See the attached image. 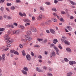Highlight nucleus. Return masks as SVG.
<instances>
[{
	"label": "nucleus",
	"mask_w": 76,
	"mask_h": 76,
	"mask_svg": "<svg viewBox=\"0 0 76 76\" xmlns=\"http://www.w3.org/2000/svg\"><path fill=\"white\" fill-rule=\"evenodd\" d=\"M53 42L55 44H56V42H58V41L56 39H54L53 41Z\"/></svg>",
	"instance_id": "17"
},
{
	"label": "nucleus",
	"mask_w": 76,
	"mask_h": 76,
	"mask_svg": "<svg viewBox=\"0 0 76 76\" xmlns=\"http://www.w3.org/2000/svg\"><path fill=\"white\" fill-rule=\"evenodd\" d=\"M9 48H6V46H3L0 48V50L2 51L3 52L7 51L9 50Z\"/></svg>",
	"instance_id": "2"
},
{
	"label": "nucleus",
	"mask_w": 76,
	"mask_h": 76,
	"mask_svg": "<svg viewBox=\"0 0 76 76\" xmlns=\"http://www.w3.org/2000/svg\"><path fill=\"white\" fill-rule=\"evenodd\" d=\"M13 65H14V66H16V62L15 61L13 62Z\"/></svg>",
	"instance_id": "59"
},
{
	"label": "nucleus",
	"mask_w": 76,
	"mask_h": 76,
	"mask_svg": "<svg viewBox=\"0 0 76 76\" xmlns=\"http://www.w3.org/2000/svg\"><path fill=\"white\" fill-rule=\"evenodd\" d=\"M43 41H44V43H46V42H47V41H48V40H47V39H45Z\"/></svg>",
	"instance_id": "48"
},
{
	"label": "nucleus",
	"mask_w": 76,
	"mask_h": 76,
	"mask_svg": "<svg viewBox=\"0 0 76 76\" xmlns=\"http://www.w3.org/2000/svg\"><path fill=\"white\" fill-rule=\"evenodd\" d=\"M20 28H21V29H25V27L22 25H20Z\"/></svg>",
	"instance_id": "37"
},
{
	"label": "nucleus",
	"mask_w": 76,
	"mask_h": 76,
	"mask_svg": "<svg viewBox=\"0 0 76 76\" xmlns=\"http://www.w3.org/2000/svg\"><path fill=\"white\" fill-rule=\"evenodd\" d=\"M16 2L17 3H21V1L20 0H16Z\"/></svg>",
	"instance_id": "30"
},
{
	"label": "nucleus",
	"mask_w": 76,
	"mask_h": 76,
	"mask_svg": "<svg viewBox=\"0 0 76 76\" xmlns=\"http://www.w3.org/2000/svg\"><path fill=\"white\" fill-rule=\"evenodd\" d=\"M50 31L51 33H52V34H54L55 32V31L54 29H50Z\"/></svg>",
	"instance_id": "18"
},
{
	"label": "nucleus",
	"mask_w": 76,
	"mask_h": 76,
	"mask_svg": "<svg viewBox=\"0 0 76 76\" xmlns=\"http://www.w3.org/2000/svg\"><path fill=\"white\" fill-rule=\"evenodd\" d=\"M0 10L1 11H3L4 10V7H1L0 8Z\"/></svg>",
	"instance_id": "47"
},
{
	"label": "nucleus",
	"mask_w": 76,
	"mask_h": 76,
	"mask_svg": "<svg viewBox=\"0 0 76 76\" xmlns=\"http://www.w3.org/2000/svg\"><path fill=\"white\" fill-rule=\"evenodd\" d=\"M22 73L23 74V75H28V73H27V72L24 70H23L22 71Z\"/></svg>",
	"instance_id": "13"
},
{
	"label": "nucleus",
	"mask_w": 76,
	"mask_h": 76,
	"mask_svg": "<svg viewBox=\"0 0 76 76\" xmlns=\"http://www.w3.org/2000/svg\"><path fill=\"white\" fill-rule=\"evenodd\" d=\"M40 10H44V7H41L40 8Z\"/></svg>",
	"instance_id": "51"
},
{
	"label": "nucleus",
	"mask_w": 76,
	"mask_h": 76,
	"mask_svg": "<svg viewBox=\"0 0 76 76\" xmlns=\"http://www.w3.org/2000/svg\"><path fill=\"white\" fill-rule=\"evenodd\" d=\"M9 27H11L12 28H15V26H13L12 25H10L9 26Z\"/></svg>",
	"instance_id": "34"
},
{
	"label": "nucleus",
	"mask_w": 76,
	"mask_h": 76,
	"mask_svg": "<svg viewBox=\"0 0 76 76\" xmlns=\"http://www.w3.org/2000/svg\"><path fill=\"white\" fill-rule=\"evenodd\" d=\"M61 14H66V12H64V11H61Z\"/></svg>",
	"instance_id": "46"
},
{
	"label": "nucleus",
	"mask_w": 76,
	"mask_h": 76,
	"mask_svg": "<svg viewBox=\"0 0 76 76\" xmlns=\"http://www.w3.org/2000/svg\"><path fill=\"white\" fill-rule=\"evenodd\" d=\"M26 34L28 35H31V34L32 33H31V31H28L27 32Z\"/></svg>",
	"instance_id": "21"
},
{
	"label": "nucleus",
	"mask_w": 76,
	"mask_h": 76,
	"mask_svg": "<svg viewBox=\"0 0 76 76\" xmlns=\"http://www.w3.org/2000/svg\"><path fill=\"white\" fill-rule=\"evenodd\" d=\"M53 48L56 51V53L57 55H58V56H59V53H58V52L59 51V50L57 48L56 46H54L53 47Z\"/></svg>",
	"instance_id": "4"
},
{
	"label": "nucleus",
	"mask_w": 76,
	"mask_h": 76,
	"mask_svg": "<svg viewBox=\"0 0 76 76\" xmlns=\"http://www.w3.org/2000/svg\"><path fill=\"white\" fill-rule=\"evenodd\" d=\"M31 31L32 32H35L36 31H37V30L35 28H31Z\"/></svg>",
	"instance_id": "16"
},
{
	"label": "nucleus",
	"mask_w": 76,
	"mask_h": 76,
	"mask_svg": "<svg viewBox=\"0 0 76 76\" xmlns=\"http://www.w3.org/2000/svg\"><path fill=\"white\" fill-rule=\"evenodd\" d=\"M14 25L15 26H18V24L16 23H14Z\"/></svg>",
	"instance_id": "62"
},
{
	"label": "nucleus",
	"mask_w": 76,
	"mask_h": 76,
	"mask_svg": "<svg viewBox=\"0 0 76 76\" xmlns=\"http://www.w3.org/2000/svg\"><path fill=\"white\" fill-rule=\"evenodd\" d=\"M34 47H37V48H39V45H34Z\"/></svg>",
	"instance_id": "42"
},
{
	"label": "nucleus",
	"mask_w": 76,
	"mask_h": 76,
	"mask_svg": "<svg viewBox=\"0 0 76 76\" xmlns=\"http://www.w3.org/2000/svg\"><path fill=\"white\" fill-rule=\"evenodd\" d=\"M54 3L55 4H57L58 3V1L56 0H55L54 1Z\"/></svg>",
	"instance_id": "53"
},
{
	"label": "nucleus",
	"mask_w": 76,
	"mask_h": 76,
	"mask_svg": "<svg viewBox=\"0 0 76 76\" xmlns=\"http://www.w3.org/2000/svg\"><path fill=\"white\" fill-rule=\"evenodd\" d=\"M52 20L53 21V22H57V20L55 18H53Z\"/></svg>",
	"instance_id": "24"
},
{
	"label": "nucleus",
	"mask_w": 76,
	"mask_h": 76,
	"mask_svg": "<svg viewBox=\"0 0 76 76\" xmlns=\"http://www.w3.org/2000/svg\"><path fill=\"white\" fill-rule=\"evenodd\" d=\"M23 21L26 23H31V20L28 18H24L23 19Z\"/></svg>",
	"instance_id": "5"
},
{
	"label": "nucleus",
	"mask_w": 76,
	"mask_h": 76,
	"mask_svg": "<svg viewBox=\"0 0 76 76\" xmlns=\"http://www.w3.org/2000/svg\"><path fill=\"white\" fill-rule=\"evenodd\" d=\"M30 23H26L25 25V26H27L28 25V26H29L30 25Z\"/></svg>",
	"instance_id": "29"
},
{
	"label": "nucleus",
	"mask_w": 76,
	"mask_h": 76,
	"mask_svg": "<svg viewBox=\"0 0 76 76\" xmlns=\"http://www.w3.org/2000/svg\"><path fill=\"white\" fill-rule=\"evenodd\" d=\"M31 54L32 56L33 57L34 56V53H33L32 52H31Z\"/></svg>",
	"instance_id": "58"
},
{
	"label": "nucleus",
	"mask_w": 76,
	"mask_h": 76,
	"mask_svg": "<svg viewBox=\"0 0 76 76\" xmlns=\"http://www.w3.org/2000/svg\"><path fill=\"white\" fill-rule=\"evenodd\" d=\"M22 41H24V42H26V39H24L22 38L21 39Z\"/></svg>",
	"instance_id": "44"
},
{
	"label": "nucleus",
	"mask_w": 76,
	"mask_h": 76,
	"mask_svg": "<svg viewBox=\"0 0 76 76\" xmlns=\"http://www.w3.org/2000/svg\"><path fill=\"white\" fill-rule=\"evenodd\" d=\"M54 44H52L50 45V46L51 47H54Z\"/></svg>",
	"instance_id": "56"
},
{
	"label": "nucleus",
	"mask_w": 76,
	"mask_h": 76,
	"mask_svg": "<svg viewBox=\"0 0 76 76\" xmlns=\"http://www.w3.org/2000/svg\"><path fill=\"white\" fill-rule=\"evenodd\" d=\"M64 60L66 62H67V61H69V60L66 58H64Z\"/></svg>",
	"instance_id": "39"
},
{
	"label": "nucleus",
	"mask_w": 76,
	"mask_h": 76,
	"mask_svg": "<svg viewBox=\"0 0 76 76\" xmlns=\"http://www.w3.org/2000/svg\"><path fill=\"white\" fill-rule=\"evenodd\" d=\"M2 61H4L6 57H5V54L3 53L2 55Z\"/></svg>",
	"instance_id": "8"
},
{
	"label": "nucleus",
	"mask_w": 76,
	"mask_h": 76,
	"mask_svg": "<svg viewBox=\"0 0 76 76\" xmlns=\"http://www.w3.org/2000/svg\"><path fill=\"white\" fill-rule=\"evenodd\" d=\"M62 38L63 39H61V40L62 41V42H63V41H65V39H66V37H65L64 36H63Z\"/></svg>",
	"instance_id": "22"
},
{
	"label": "nucleus",
	"mask_w": 76,
	"mask_h": 76,
	"mask_svg": "<svg viewBox=\"0 0 76 76\" xmlns=\"http://www.w3.org/2000/svg\"><path fill=\"white\" fill-rule=\"evenodd\" d=\"M38 57L39 58H40V59L42 58V56H41V55H38Z\"/></svg>",
	"instance_id": "43"
},
{
	"label": "nucleus",
	"mask_w": 76,
	"mask_h": 76,
	"mask_svg": "<svg viewBox=\"0 0 76 76\" xmlns=\"http://www.w3.org/2000/svg\"><path fill=\"white\" fill-rule=\"evenodd\" d=\"M7 6H10L12 5V4L10 3H7Z\"/></svg>",
	"instance_id": "40"
},
{
	"label": "nucleus",
	"mask_w": 76,
	"mask_h": 76,
	"mask_svg": "<svg viewBox=\"0 0 76 76\" xmlns=\"http://www.w3.org/2000/svg\"><path fill=\"white\" fill-rule=\"evenodd\" d=\"M36 70L37 71H38L39 72H42V70L39 69V68L37 67L36 68Z\"/></svg>",
	"instance_id": "15"
},
{
	"label": "nucleus",
	"mask_w": 76,
	"mask_h": 76,
	"mask_svg": "<svg viewBox=\"0 0 76 76\" xmlns=\"http://www.w3.org/2000/svg\"><path fill=\"white\" fill-rule=\"evenodd\" d=\"M43 68L45 70H47V67H46V66H44L43 67Z\"/></svg>",
	"instance_id": "61"
},
{
	"label": "nucleus",
	"mask_w": 76,
	"mask_h": 76,
	"mask_svg": "<svg viewBox=\"0 0 76 76\" xmlns=\"http://www.w3.org/2000/svg\"><path fill=\"white\" fill-rule=\"evenodd\" d=\"M5 29L4 28H0V31H4Z\"/></svg>",
	"instance_id": "33"
},
{
	"label": "nucleus",
	"mask_w": 76,
	"mask_h": 76,
	"mask_svg": "<svg viewBox=\"0 0 76 76\" xmlns=\"http://www.w3.org/2000/svg\"><path fill=\"white\" fill-rule=\"evenodd\" d=\"M37 40L39 42H40V41H42L43 39H37Z\"/></svg>",
	"instance_id": "36"
},
{
	"label": "nucleus",
	"mask_w": 76,
	"mask_h": 76,
	"mask_svg": "<svg viewBox=\"0 0 76 76\" xmlns=\"http://www.w3.org/2000/svg\"><path fill=\"white\" fill-rule=\"evenodd\" d=\"M25 37L26 38V40H27L28 41H31V40L32 39V38L31 37H28L27 36H25Z\"/></svg>",
	"instance_id": "10"
},
{
	"label": "nucleus",
	"mask_w": 76,
	"mask_h": 76,
	"mask_svg": "<svg viewBox=\"0 0 76 76\" xmlns=\"http://www.w3.org/2000/svg\"><path fill=\"white\" fill-rule=\"evenodd\" d=\"M69 64L70 65H73V64H75L76 62L75 61H70L69 62Z\"/></svg>",
	"instance_id": "9"
},
{
	"label": "nucleus",
	"mask_w": 76,
	"mask_h": 76,
	"mask_svg": "<svg viewBox=\"0 0 76 76\" xmlns=\"http://www.w3.org/2000/svg\"><path fill=\"white\" fill-rule=\"evenodd\" d=\"M35 17H34V16H33L32 17V20H35Z\"/></svg>",
	"instance_id": "60"
},
{
	"label": "nucleus",
	"mask_w": 76,
	"mask_h": 76,
	"mask_svg": "<svg viewBox=\"0 0 76 76\" xmlns=\"http://www.w3.org/2000/svg\"><path fill=\"white\" fill-rule=\"evenodd\" d=\"M56 53L54 52V51L52 52V53H51L50 55V57L51 58L52 57H54V56H56Z\"/></svg>",
	"instance_id": "6"
},
{
	"label": "nucleus",
	"mask_w": 76,
	"mask_h": 76,
	"mask_svg": "<svg viewBox=\"0 0 76 76\" xmlns=\"http://www.w3.org/2000/svg\"><path fill=\"white\" fill-rule=\"evenodd\" d=\"M6 46H7V47H11V46L10 44L7 45Z\"/></svg>",
	"instance_id": "63"
},
{
	"label": "nucleus",
	"mask_w": 76,
	"mask_h": 76,
	"mask_svg": "<svg viewBox=\"0 0 76 76\" xmlns=\"http://www.w3.org/2000/svg\"><path fill=\"white\" fill-rule=\"evenodd\" d=\"M45 4H47L48 5H50L51 3L48 2H45Z\"/></svg>",
	"instance_id": "32"
},
{
	"label": "nucleus",
	"mask_w": 76,
	"mask_h": 76,
	"mask_svg": "<svg viewBox=\"0 0 76 76\" xmlns=\"http://www.w3.org/2000/svg\"><path fill=\"white\" fill-rule=\"evenodd\" d=\"M10 33H11V32H10V30H9L7 31L8 34H10Z\"/></svg>",
	"instance_id": "64"
},
{
	"label": "nucleus",
	"mask_w": 76,
	"mask_h": 76,
	"mask_svg": "<svg viewBox=\"0 0 76 76\" xmlns=\"http://www.w3.org/2000/svg\"><path fill=\"white\" fill-rule=\"evenodd\" d=\"M10 52L11 53H14L15 52V50H11Z\"/></svg>",
	"instance_id": "45"
},
{
	"label": "nucleus",
	"mask_w": 76,
	"mask_h": 76,
	"mask_svg": "<svg viewBox=\"0 0 76 76\" xmlns=\"http://www.w3.org/2000/svg\"><path fill=\"white\" fill-rule=\"evenodd\" d=\"M66 51L68 53H71L72 52V50H71V49L69 48H67L66 49Z\"/></svg>",
	"instance_id": "11"
},
{
	"label": "nucleus",
	"mask_w": 76,
	"mask_h": 76,
	"mask_svg": "<svg viewBox=\"0 0 76 76\" xmlns=\"http://www.w3.org/2000/svg\"><path fill=\"white\" fill-rule=\"evenodd\" d=\"M7 19H8V20H10V19H12V17L8 16L7 17Z\"/></svg>",
	"instance_id": "25"
},
{
	"label": "nucleus",
	"mask_w": 76,
	"mask_h": 76,
	"mask_svg": "<svg viewBox=\"0 0 76 76\" xmlns=\"http://www.w3.org/2000/svg\"><path fill=\"white\" fill-rule=\"evenodd\" d=\"M70 2L72 5H76V3H75V2H74L73 1H70Z\"/></svg>",
	"instance_id": "23"
},
{
	"label": "nucleus",
	"mask_w": 76,
	"mask_h": 76,
	"mask_svg": "<svg viewBox=\"0 0 76 76\" xmlns=\"http://www.w3.org/2000/svg\"><path fill=\"white\" fill-rule=\"evenodd\" d=\"M64 43L65 44H66L67 45H69L70 44V43L67 40H65L64 41Z\"/></svg>",
	"instance_id": "12"
},
{
	"label": "nucleus",
	"mask_w": 76,
	"mask_h": 76,
	"mask_svg": "<svg viewBox=\"0 0 76 76\" xmlns=\"http://www.w3.org/2000/svg\"><path fill=\"white\" fill-rule=\"evenodd\" d=\"M15 9V7L14 6L10 8L11 10H14Z\"/></svg>",
	"instance_id": "28"
},
{
	"label": "nucleus",
	"mask_w": 76,
	"mask_h": 76,
	"mask_svg": "<svg viewBox=\"0 0 76 76\" xmlns=\"http://www.w3.org/2000/svg\"><path fill=\"white\" fill-rule=\"evenodd\" d=\"M22 53L24 56L26 55V53H25V50L22 51Z\"/></svg>",
	"instance_id": "27"
},
{
	"label": "nucleus",
	"mask_w": 76,
	"mask_h": 76,
	"mask_svg": "<svg viewBox=\"0 0 76 76\" xmlns=\"http://www.w3.org/2000/svg\"><path fill=\"white\" fill-rule=\"evenodd\" d=\"M12 33L13 34H15V35H18V34H19V33H20V31L18 30H14L12 31Z\"/></svg>",
	"instance_id": "3"
},
{
	"label": "nucleus",
	"mask_w": 76,
	"mask_h": 76,
	"mask_svg": "<svg viewBox=\"0 0 76 76\" xmlns=\"http://www.w3.org/2000/svg\"><path fill=\"white\" fill-rule=\"evenodd\" d=\"M26 58L28 61H31V57L29 54L26 56Z\"/></svg>",
	"instance_id": "7"
},
{
	"label": "nucleus",
	"mask_w": 76,
	"mask_h": 76,
	"mask_svg": "<svg viewBox=\"0 0 76 76\" xmlns=\"http://www.w3.org/2000/svg\"><path fill=\"white\" fill-rule=\"evenodd\" d=\"M19 15H20V16H23V14L21 12H19Z\"/></svg>",
	"instance_id": "52"
},
{
	"label": "nucleus",
	"mask_w": 76,
	"mask_h": 76,
	"mask_svg": "<svg viewBox=\"0 0 76 76\" xmlns=\"http://www.w3.org/2000/svg\"><path fill=\"white\" fill-rule=\"evenodd\" d=\"M23 69L26 72H28V68L27 67H24L23 68Z\"/></svg>",
	"instance_id": "20"
},
{
	"label": "nucleus",
	"mask_w": 76,
	"mask_h": 76,
	"mask_svg": "<svg viewBox=\"0 0 76 76\" xmlns=\"http://www.w3.org/2000/svg\"><path fill=\"white\" fill-rule=\"evenodd\" d=\"M53 15L54 16H57V13H53Z\"/></svg>",
	"instance_id": "50"
},
{
	"label": "nucleus",
	"mask_w": 76,
	"mask_h": 76,
	"mask_svg": "<svg viewBox=\"0 0 76 76\" xmlns=\"http://www.w3.org/2000/svg\"><path fill=\"white\" fill-rule=\"evenodd\" d=\"M19 47L20 48H23V45L22 44H20L19 45Z\"/></svg>",
	"instance_id": "41"
},
{
	"label": "nucleus",
	"mask_w": 76,
	"mask_h": 76,
	"mask_svg": "<svg viewBox=\"0 0 76 76\" xmlns=\"http://www.w3.org/2000/svg\"><path fill=\"white\" fill-rule=\"evenodd\" d=\"M47 75L48 76H53V74H51V73H48L47 74Z\"/></svg>",
	"instance_id": "35"
},
{
	"label": "nucleus",
	"mask_w": 76,
	"mask_h": 76,
	"mask_svg": "<svg viewBox=\"0 0 76 76\" xmlns=\"http://www.w3.org/2000/svg\"><path fill=\"white\" fill-rule=\"evenodd\" d=\"M60 21H61V22H64V20L63 18H60Z\"/></svg>",
	"instance_id": "31"
},
{
	"label": "nucleus",
	"mask_w": 76,
	"mask_h": 76,
	"mask_svg": "<svg viewBox=\"0 0 76 76\" xmlns=\"http://www.w3.org/2000/svg\"><path fill=\"white\" fill-rule=\"evenodd\" d=\"M66 28L69 30V31H71L72 30V28H71V27L69 26H68L66 27Z\"/></svg>",
	"instance_id": "19"
},
{
	"label": "nucleus",
	"mask_w": 76,
	"mask_h": 76,
	"mask_svg": "<svg viewBox=\"0 0 76 76\" xmlns=\"http://www.w3.org/2000/svg\"><path fill=\"white\" fill-rule=\"evenodd\" d=\"M14 54H17V55H19V53L17 51L14 52Z\"/></svg>",
	"instance_id": "38"
},
{
	"label": "nucleus",
	"mask_w": 76,
	"mask_h": 76,
	"mask_svg": "<svg viewBox=\"0 0 76 76\" xmlns=\"http://www.w3.org/2000/svg\"><path fill=\"white\" fill-rule=\"evenodd\" d=\"M52 11H54V12H57V9L56 8H52L51 9Z\"/></svg>",
	"instance_id": "26"
},
{
	"label": "nucleus",
	"mask_w": 76,
	"mask_h": 76,
	"mask_svg": "<svg viewBox=\"0 0 76 76\" xmlns=\"http://www.w3.org/2000/svg\"><path fill=\"white\" fill-rule=\"evenodd\" d=\"M4 1V0H0V3H3Z\"/></svg>",
	"instance_id": "57"
},
{
	"label": "nucleus",
	"mask_w": 76,
	"mask_h": 76,
	"mask_svg": "<svg viewBox=\"0 0 76 76\" xmlns=\"http://www.w3.org/2000/svg\"><path fill=\"white\" fill-rule=\"evenodd\" d=\"M4 37L5 38L4 40L7 42V44H11L12 43V40H10V38H9V36L7 34H5Z\"/></svg>",
	"instance_id": "1"
},
{
	"label": "nucleus",
	"mask_w": 76,
	"mask_h": 76,
	"mask_svg": "<svg viewBox=\"0 0 76 76\" xmlns=\"http://www.w3.org/2000/svg\"><path fill=\"white\" fill-rule=\"evenodd\" d=\"M70 19H73L74 17H73V16H71L70 17Z\"/></svg>",
	"instance_id": "54"
},
{
	"label": "nucleus",
	"mask_w": 76,
	"mask_h": 76,
	"mask_svg": "<svg viewBox=\"0 0 76 76\" xmlns=\"http://www.w3.org/2000/svg\"><path fill=\"white\" fill-rule=\"evenodd\" d=\"M72 72H68V73H67V75H72Z\"/></svg>",
	"instance_id": "49"
},
{
	"label": "nucleus",
	"mask_w": 76,
	"mask_h": 76,
	"mask_svg": "<svg viewBox=\"0 0 76 76\" xmlns=\"http://www.w3.org/2000/svg\"><path fill=\"white\" fill-rule=\"evenodd\" d=\"M42 19V15L40 14L38 16V19L39 20H41Z\"/></svg>",
	"instance_id": "14"
},
{
	"label": "nucleus",
	"mask_w": 76,
	"mask_h": 76,
	"mask_svg": "<svg viewBox=\"0 0 76 76\" xmlns=\"http://www.w3.org/2000/svg\"><path fill=\"white\" fill-rule=\"evenodd\" d=\"M58 47L60 48V49H62V47L61 46V45L59 44L58 46Z\"/></svg>",
	"instance_id": "55"
}]
</instances>
